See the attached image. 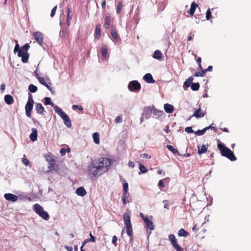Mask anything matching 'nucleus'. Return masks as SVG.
<instances>
[{
  "label": "nucleus",
  "instance_id": "obj_1",
  "mask_svg": "<svg viewBox=\"0 0 251 251\" xmlns=\"http://www.w3.org/2000/svg\"><path fill=\"white\" fill-rule=\"evenodd\" d=\"M112 162V160L108 158H100L92 161L88 166L87 171L93 176L99 177L108 170Z\"/></svg>",
  "mask_w": 251,
  "mask_h": 251
},
{
  "label": "nucleus",
  "instance_id": "obj_2",
  "mask_svg": "<svg viewBox=\"0 0 251 251\" xmlns=\"http://www.w3.org/2000/svg\"><path fill=\"white\" fill-rule=\"evenodd\" d=\"M218 148L222 156L226 157L232 161H235L237 159L233 152L229 148L226 147L223 144L218 143Z\"/></svg>",
  "mask_w": 251,
  "mask_h": 251
},
{
  "label": "nucleus",
  "instance_id": "obj_3",
  "mask_svg": "<svg viewBox=\"0 0 251 251\" xmlns=\"http://www.w3.org/2000/svg\"><path fill=\"white\" fill-rule=\"evenodd\" d=\"M123 219L125 224L126 226L127 234L130 237V239L132 240L133 230L130 222V216L129 213H125L123 215Z\"/></svg>",
  "mask_w": 251,
  "mask_h": 251
},
{
  "label": "nucleus",
  "instance_id": "obj_4",
  "mask_svg": "<svg viewBox=\"0 0 251 251\" xmlns=\"http://www.w3.org/2000/svg\"><path fill=\"white\" fill-rule=\"evenodd\" d=\"M34 210L41 217L45 220H48L50 218L48 213L44 210L43 207L39 204H35L33 206Z\"/></svg>",
  "mask_w": 251,
  "mask_h": 251
},
{
  "label": "nucleus",
  "instance_id": "obj_5",
  "mask_svg": "<svg viewBox=\"0 0 251 251\" xmlns=\"http://www.w3.org/2000/svg\"><path fill=\"white\" fill-rule=\"evenodd\" d=\"M152 112V106H146L143 108L142 116L140 118L142 123L144 119H148L151 117Z\"/></svg>",
  "mask_w": 251,
  "mask_h": 251
},
{
  "label": "nucleus",
  "instance_id": "obj_6",
  "mask_svg": "<svg viewBox=\"0 0 251 251\" xmlns=\"http://www.w3.org/2000/svg\"><path fill=\"white\" fill-rule=\"evenodd\" d=\"M128 89L132 92H138L141 88L140 83L137 80L130 81L128 85Z\"/></svg>",
  "mask_w": 251,
  "mask_h": 251
},
{
  "label": "nucleus",
  "instance_id": "obj_7",
  "mask_svg": "<svg viewBox=\"0 0 251 251\" xmlns=\"http://www.w3.org/2000/svg\"><path fill=\"white\" fill-rule=\"evenodd\" d=\"M33 36L36 41L40 44L42 45L43 43V35L40 32H35L33 33Z\"/></svg>",
  "mask_w": 251,
  "mask_h": 251
},
{
  "label": "nucleus",
  "instance_id": "obj_8",
  "mask_svg": "<svg viewBox=\"0 0 251 251\" xmlns=\"http://www.w3.org/2000/svg\"><path fill=\"white\" fill-rule=\"evenodd\" d=\"M46 160L49 162V166L48 167V168L49 169L50 171H51L53 169L54 165L55 160L54 159L52 158V156L50 154H48L46 156Z\"/></svg>",
  "mask_w": 251,
  "mask_h": 251
},
{
  "label": "nucleus",
  "instance_id": "obj_9",
  "mask_svg": "<svg viewBox=\"0 0 251 251\" xmlns=\"http://www.w3.org/2000/svg\"><path fill=\"white\" fill-rule=\"evenodd\" d=\"M33 103H30V102H27L26 103L25 106V114L28 117H30L31 115V111L33 109Z\"/></svg>",
  "mask_w": 251,
  "mask_h": 251
},
{
  "label": "nucleus",
  "instance_id": "obj_10",
  "mask_svg": "<svg viewBox=\"0 0 251 251\" xmlns=\"http://www.w3.org/2000/svg\"><path fill=\"white\" fill-rule=\"evenodd\" d=\"M4 197L6 200L12 202L16 201L18 200V197L11 193L5 194Z\"/></svg>",
  "mask_w": 251,
  "mask_h": 251
},
{
  "label": "nucleus",
  "instance_id": "obj_11",
  "mask_svg": "<svg viewBox=\"0 0 251 251\" xmlns=\"http://www.w3.org/2000/svg\"><path fill=\"white\" fill-rule=\"evenodd\" d=\"M143 79L146 82L149 83H154L155 82L152 75L150 73L146 74L143 76Z\"/></svg>",
  "mask_w": 251,
  "mask_h": 251
},
{
  "label": "nucleus",
  "instance_id": "obj_12",
  "mask_svg": "<svg viewBox=\"0 0 251 251\" xmlns=\"http://www.w3.org/2000/svg\"><path fill=\"white\" fill-rule=\"evenodd\" d=\"M54 109L55 112L59 115L62 119L67 116V115L62 110L61 108L58 107L57 105L54 106Z\"/></svg>",
  "mask_w": 251,
  "mask_h": 251
},
{
  "label": "nucleus",
  "instance_id": "obj_13",
  "mask_svg": "<svg viewBox=\"0 0 251 251\" xmlns=\"http://www.w3.org/2000/svg\"><path fill=\"white\" fill-rule=\"evenodd\" d=\"M111 21V16L109 13H107L105 15V22L103 25L104 28L105 29H108L110 27Z\"/></svg>",
  "mask_w": 251,
  "mask_h": 251
},
{
  "label": "nucleus",
  "instance_id": "obj_14",
  "mask_svg": "<svg viewBox=\"0 0 251 251\" xmlns=\"http://www.w3.org/2000/svg\"><path fill=\"white\" fill-rule=\"evenodd\" d=\"M100 31H101V25L100 24H97L96 26L95 30V37L99 39L100 37Z\"/></svg>",
  "mask_w": 251,
  "mask_h": 251
},
{
  "label": "nucleus",
  "instance_id": "obj_15",
  "mask_svg": "<svg viewBox=\"0 0 251 251\" xmlns=\"http://www.w3.org/2000/svg\"><path fill=\"white\" fill-rule=\"evenodd\" d=\"M144 222L146 224V227L150 229L151 230L154 229V225L153 223L148 218H146L144 219Z\"/></svg>",
  "mask_w": 251,
  "mask_h": 251
},
{
  "label": "nucleus",
  "instance_id": "obj_16",
  "mask_svg": "<svg viewBox=\"0 0 251 251\" xmlns=\"http://www.w3.org/2000/svg\"><path fill=\"white\" fill-rule=\"evenodd\" d=\"M164 110L168 113H172L174 110V107L173 105L166 103L164 104Z\"/></svg>",
  "mask_w": 251,
  "mask_h": 251
},
{
  "label": "nucleus",
  "instance_id": "obj_17",
  "mask_svg": "<svg viewBox=\"0 0 251 251\" xmlns=\"http://www.w3.org/2000/svg\"><path fill=\"white\" fill-rule=\"evenodd\" d=\"M30 140L34 142L37 140V130L36 128H33L32 129V133L29 136Z\"/></svg>",
  "mask_w": 251,
  "mask_h": 251
},
{
  "label": "nucleus",
  "instance_id": "obj_18",
  "mask_svg": "<svg viewBox=\"0 0 251 251\" xmlns=\"http://www.w3.org/2000/svg\"><path fill=\"white\" fill-rule=\"evenodd\" d=\"M205 113L201 111V108H199L195 111L192 116L195 117L197 118H200L203 117Z\"/></svg>",
  "mask_w": 251,
  "mask_h": 251
},
{
  "label": "nucleus",
  "instance_id": "obj_19",
  "mask_svg": "<svg viewBox=\"0 0 251 251\" xmlns=\"http://www.w3.org/2000/svg\"><path fill=\"white\" fill-rule=\"evenodd\" d=\"M67 9H68V13H67V23L68 25H69L70 22L71 21V20L72 19L73 13L71 10V6H68L67 7Z\"/></svg>",
  "mask_w": 251,
  "mask_h": 251
},
{
  "label": "nucleus",
  "instance_id": "obj_20",
  "mask_svg": "<svg viewBox=\"0 0 251 251\" xmlns=\"http://www.w3.org/2000/svg\"><path fill=\"white\" fill-rule=\"evenodd\" d=\"M108 49L106 45H103L100 49V52L103 59H105L107 57Z\"/></svg>",
  "mask_w": 251,
  "mask_h": 251
},
{
  "label": "nucleus",
  "instance_id": "obj_21",
  "mask_svg": "<svg viewBox=\"0 0 251 251\" xmlns=\"http://www.w3.org/2000/svg\"><path fill=\"white\" fill-rule=\"evenodd\" d=\"M35 109L37 113L39 114H43L44 111V108L42 105L40 103H36L35 105Z\"/></svg>",
  "mask_w": 251,
  "mask_h": 251
},
{
  "label": "nucleus",
  "instance_id": "obj_22",
  "mask_svg": "<svg viewBox=\"0 0 251 251\" xmlns=\"http://www.w3.org/2000/svg\"><path fill=\"white\" fill-rule=\"evenodd\" d=\"M76 193L78 196L83 197L86 194V191L83 187H80L76 189Z\"/></svg>",
  "mask_w": 251,
  "mask_h": 251
},
{
  "label": "nucleus",
  "instance_id": "obj_23",
  "mask_svg": "<svg viewBox=\"0 0 251 251\" xmlns=\"http://www.w3.org/2000/svg\"><path fill=\"white\" fill-rule=\"evenodd\" d=\"M5 102L8 105L12 104L14 102L13 97L10 95H6L4 96Z\"/></svg>",
  "mask_w": 251,
  "mask_h": 251
},
{
  "label": "nucleus",
  "instance_id": "obj_24",
  "mask_svg": "<svg viewBox=\"0 0 251 251\" xmlns=\"http://www.w3.org/2000/svg\"><path fill=\"white\" fill-rule=\"evenodd\" d=\"M198 6L195 2H193L191 4V7L189 11V14L191 16H193L196 10V8Z\"/></svg>",
  "mask_w": 251,
  "mask_h": 251
},
{
  "label": "nucleus",
  "instance_id": "obj_25",
  "mask_svg": "<svg viewBox=\"0 0 251 251\" xmlns=\"http://www.w3.org/2000/svg\"><path fill=\"white\" fill-rule=\"evenodd\" d=\"M193 80V77L192 76H190L188 79L184 82L183 87L184 88H188L190 86V85L192 84V81Z\"/></svg>",
  "mask_w": 251,
  "mask_h": 251
},
{
  "label": "nucleus",
  "instance_id": "obj_26",
  "mask_svg": "<svg viewBox=\"0 0 251 251\" xmlns=\"http://www.w3.org/2000/svg\"><path fill=\"white\" fill-rule=\"evenodd\" d=\"M169 240L171 243L173 247L178 244L175 236L173 234L169 235Z\"/></svg>",
  "mask_w": 251,
  "mask_h": 251
},
{
  "label": "nucleus",
  "instance_id": "obj_27",
  "mask_svg": "<svg viewBox=\"0 0 251 251\" xmlns=\"http://www.w3.org/2000/svg\"><path fill=\"white\" fill-rule=\"evenodd\" d=\"M63 120L64 123L65 125L68 127H70L72 126V123L69 117V116L67 115L66 117H65L64 118L62 119Z\"/></svg>",
  "mask_w": 251,
  "mask_h": 251
},
{
  "label": "nucleus",
  "instance_id": "obj_28",
  "mask_svg": "<svg viewBox=\"0 0 251 251\" xmlns=\"http://www.w3.org/2000/svg\"><path fill=\"white\" fill-rule=\"evenodd\" d=\"M167 148L171 151L174 154H177L178 155H181V154L176 149H175L172 146L170 145H167L166 146Z\"/></svg>",
  "mask_w": 251,
  "mask_h": 251
},
{
  "label": "nucleus",
  "instance_id": "obj_29",
  "mask_svg": "<svg viewBox=\"0 0 251 251\" xmlns=\"http://www.w3.org/2000/svg\"><path fill=\"white\" fill-rule=\"evenodd\" d=\"M178 235L179 236L186 237L188 236L189 233L184 229L181 228L178 230Z\"/></svg>",
  "mask_w": 251,
  "mask_h": 251
},
{
  "label": "nucleus",
  "instance_id": "obj_30",
  "mask_svg": "<svg viewBox=\"0 0 251 251\" xmlns=\"http://www.w3.org/2000/svg\"><path fill=\"white\" fill-rule=\"evenodd\" d=\"M162 53L159 50H156L153 54V57L156 59H160L161 58Z\"/></svg>",
  "mask_w": 251,
  "mask_h": 251
},
{
  "label": "nucleus",
  "instance_id": "obj_31",
  "mask_svg": "<svg viewBox=\"0 0 251 251\" xmlns=\"http://www.w3.org/2000/svg\"><path fill=\"white\" fill-rule=\"evenodd\" d=\"M99 137H100V134L98 132H95L93 134V138L94 142L97 144H99L100 143V141Z\"/></svg>",
  "mask_w": 251,
  "mask_h": 251
},
{
  "label": "nucleus",
  "instance_id": "obj_32",
  "mask_svg": "<svg viewBox=\"0 0 251 251\" xmlns=\"http://www.w3.org/2000/svg\"><path fill=\"white\" fill-rule=\"evenodd\" d=\"M123 7V1H120L117 5V8H116V13L117 14H119L122 9Z\"/></svg>",
  "mask_w": 251,
  "mask_h": 251
},
{
  "label": "nucleus",
  "instance_id": "obj_33",
  "mask_svg": "<svg viewBox=\"0 0 251 251\" xmlns=\"http://www.w3.org/2000/svg\"><path fill=\"white\" fill-rule=\"evenodd\" d=\"M206 151L207 148L204 145H202L201 148H198V153L199 154L205 152Z\"/></svg>",
  "mask_w": 251,
  "mask_h": 251
},
{
  "label": "nucleus",
  "instance_id": "obj_34",
  "mask_svg": "<svg viewBox=\"0 0 251 251\" xmlns=\"http://www.w3.org/2000/svg\"><path fill=\"white\" fill-rule=\"evenodd\" d=\"M28 89L31 93H35L37 91V87L33 84H30L28 86Z\"/></svg>",
  "mask_w": 251,
  "mask_h": 251
},
{
  "label": "nucleus",
  "instance_id": "obj_35",
  "mask_svg": "<svg viewBox=\"0 0 251 251\" xmlns=\"http://www.w3.org/2000/svg\"><path fill=\"white\" fill-rule=\"evenodd\" d=\"M191 88L192 90L193 91H197L200 88V84L199 83H192V85H191Z\"/></svg>",
  "mask_w": 251,
  "mask_h": 251
},
{
  "label": "nucleus",
  "instance_id": "obj_36",
  "mask_svg": "<svg viewBox=\"0 0 251 251\" xmlns=\"http://www.w3.org/2000/svg\"><path fill=\"white\" fill-rule=\"evenodd\" d=\"M30 46L28 43L25 44L24 46L21 47L20 50L24 51L25 52L28 53L27 51L29 50Z\"/></svg>",
  "mask_w": 251,
  "mask_h": 251
},
{
  "label": "nucleus",
  "instance_id": "obj_37",
  "mask_svg": "<svg viewBox=\"0 0 251 251\" xmlns=\"http://www.w3.org/2000/svg\"><path fill=\"white\" fill-rule=\"evenodd\" d=\"M139 170L141 173H146L148 171V169L143 164H139Z\"/></svg>",
  "mask_w": 251,
  "mask_h": 251
},
{
  "label": "nucleus",
  "instance_id": "obj_38",
  "mask_svg": "<svg viewBox=\"0 0 251 251\" xmlns=\"http://www.w3.org/2000/svg\"><path fill=\"white\" fill-rule=\"evenodd\" d=\"M206 131L205 127L201 130H198L197 131H195L194 133L196 135L201 136L203 135L205 131Z\"/></svg>",
  "mask_w": 251,
  "mask_h": 251
},
{
  "label": "nucleus",
  "instance_id": "obj_39",
  "mask_svg": "<svg viewBox=\"0 0 251 251\" xmlns=\"http://www.w3.org/2000/svg\"><path fill=\"white\" fill-rule=\"evenodd\" d=\"M29 57V54L28 53L27 54H25V55H23L21 56L22 57V61L24 63H26L28 62V60Z\"/></svg>",
  "mask_w": 251,
  "mask_h": 251
},
{
  "label": "nucleus",
  "instance_id": "obj_40",
  "mask_svg": "<svg viewBox=\"0 0 251 251\" xmlns=\"http://www.w3.org/2000/svg\"><path fill=\"white\" fill-rule=\"evenodd\" d=\"M111 34L112 37L115 39L116 40L118 38V34L117 33V31L116 29L114 28V29H111Z\"/></svg>",
  "mask_w": 251,
  "mask_h": 251
},
{
  "label": "nucleus",
  "instance_id": "obj_41",
  "mask_svg": "<svg viewBox=\"0 0 251 251\" xmlns=\"http://www.w3.org/2000/svg\"><path fill=\"white\" fill-rule=\"evenodd\" d=\"M152 113H153L154 115H159V113H163V111L159 110L155 108V107L153 105H152Z\"/></svg>",
  "mask_w": 251,
  "mask_h": 251
},
{
  "label": "nucleus",
  "instance_id": "obj_42",
  "mask_svg": "<svg viewBox=\"0 0 251 251\" xmlns=\"http://www.w3.org/2000/svg\"><path fill=\"white\" fill-rule=\"evenodd\" d=\"M45 105H53V103L51 102V99L49 97H45Z\"/></svg>",
  "mask_w": 251,
  "mask_h": 251
},
{
  "label": "nucleus",
  "instance_id": "obj_43",
  "mask_svg": "<svg viewBox=\"0 0 251 251\" xmlns=\"http://www.w3.org/2000/svg\"><path fill=\"white\" fill-rule=\"evenodd\" d=\"M128 187V184L126 182L124 184V185H123L124 193L123 194H127Z\"/></svg>",
  "mask_w": 251,
  "mask_h": 251
},
{
  "label": "nucleus",
  "instance_id": "obj_44",
  "mask_svg": "<svg viewBox=\"0 0 251 251\" xmlns=\"http://www.w3.org/2000/svg\"><path fill=\"white\" fill-rule=\"evenodd\" d=\"M211 17H212L211 12L210 11V10L209 9H208L206 11V18L207 20H209L211 19Z\"/></svg>",
  "mask_w": 251,
  "mask_h": 251
},
{
  "label": "nucleus",
  "instance_id": "obj_45",
  "mask_svg": "<svg viewBox=\"0 0 251 251\" xmlns=\"http://www.w3.org/2000/svg\"><path fill=\"white\" fill-rule=\"evenodd\" d=\"M185 131L188 133H192L195 132L194 130L192 129V127L191 126H188L185 128Z\"/></svg>",
  "mask_w": 251,
  "mask_h": 251
},
{
  "label": "nucleus",
  "instance_id": "obj_46",
  "mask_svg": "<svg viewBox=\"0 0 251 251\" xmlns=\"http://www.w3.org/2000/svg\"><path fill=\"white\" fill-rule=\"evenodd\" d=\"M72 108L74 110H76L77 109H78V110L80 111H82L83 109V108L82 106H79L77 105H75V104L73 105Z\"/></svg>",
  "mask_w": 251,
  "mask_h": 251
},
{
  "label": "nucleus",
  "instance_id": "obj_47",
  "mask_svg": "<svg viewBox=\"0 0 251 251\" xmlns=\"http://www.w3.org/2000/svg\"><path fill=\"white\" fill-rule=\"evenodd\" d=\"M205 129H206V130L209 129H211L212 130H213L215 132H217V129L215 127L213 126H212V124L206 127Z\"/></svg>",
  "mask_w": 251,
  "mask_h": 251
},
{
  "label": "nucleus",
  "instance_id": "obj_48",
  "mask_svg": "<svg viewBox=\"0 0 251 251\" xmlns=\"http://www.w3.org/2000/svg\"><path fill=\"white\" fill-rule=\"evenodd\" d=\"M173 247L176 251H184L183 249L178 244L174 246Z\"/></svg>",
  "mask_w": 251,
  "mask_h": 251
},
{
  "label": "nucleus",
  "instance_id": "obj_49",
  "mask_svg": "<svg viewBox=\"0 0 251 251\" xmlns=\"http://www.w3.org/2000/svg\"><path fill=\"white\" fill-rule=\"evenodd\" d=\"M122 121H123V119H122V116H117L116 118V119H115V123H118V124L122 123Z\"/></svg>",
  "mask_w": 251,
  "mask_h": 251
},
{
  "label": "nucleus",
  "instance_id": "obj_50",
  "mask_svg": "<svg viewBox=\"0 0 251 251\" xmlns=\"http://www.w3.org/2000/svg\"><path fill=\"white\" fill-rule=\"evenodd\" d=\"M56 9H57V6L56 5L51 10V13H50L51 17H53L54 16L56 11Z\"/></svg>",
  "mask_w": 251,
  "mask_h": 251
},
{
  "label": "nucleus",
  "instance_id": "obj_51",
  "mask_svg": "<svg viewBox=\"0 0 251 251\" xmlns=\"http://www.w3.org/2000/svg\"><path fill=\"white\" fill-rule=\"evenodd\" d=\"M163 202L164 204V208L169 209V201L168 200H164L163 201Z\"/></svg>",
  "mask_w": 251,
  "mask_h": 251
},
{
  "label": "nucleus",
  "instance_id": "obj_52",
  "mask_svg": "<svg viewBox=\"0 0 251 251\" xmlns=\"http://www.w3.org/2000/svg\"><path fill=\"white\" fill-rule=\"evenodd\" d=\"M126 197H127V194H123L122 196V201L123 202L124 205L126 204Z\"/></svg>",
  "mask_w": 251,
  "mask_h": 251
},
{
  "label": "nucleus",
  "instance_id": "obj_53",
  "mask_svg": "<svg viewBox=\"0 0 251 251\" xmlns=\"http://www.w3.org/2000/svg\"><path fill=\"white\" fill-rule=\"evenodd\" d=\"M117 237L116 235H114L113 236V238H112V243L114 244V245L115 246H117Z\"/></svg>",
  "mask_w": 251,
  "mask_h": 251
},
{
  "label": "nucleus",
  "instance_id": "obj_54",
  "mask_svg": "<svg viewBox=\"0 0 251 251\" xmlns=\"http://www.w3.org/2000/svg\"><path fill=\"white\" fill-rule=\"evenodd\" d=\"M27 102L34 103V100H33V99L32 98V96L31 94H29L28 99V101Z\"/></svg>",
  "mask_w": 251,
  "mask_h": 251
},
{
  "label": "nucleus",
  "instance_id": "obj_55",
  "mask_svg": "<svg viewBox=\"0 0 251 251\" xmlns=\"http://www.w3.org/2000/svg\"><path fill=\"white\" fill-rule=\"evenodd\" d=\"M50 85H51V83H50V82H49V83L48 84V85L46 86V87H47V89H48V90H49L51 92V93L52 94H54V92L53 91H52V88H51V87L50 86Z\"/></svg>",
  "mask_w": 251,
  "mask_h": 251
},
{
  "label": "nucleus",
  "instance_id": "obj_56",
  "mask_svg": "<svg viewBox=\"0 0 251 251\" xmlns=\"http://www.w3.org/2000/svg\"><path fill=\"white\" fill-rule=\"evenodd\" d=\"M90 238L89 239V242L90 241H92L93 242H95L96 241V237H94L92 234L90 232Z\"/></svg>",
  "mask_w": 251,
  "mask_h": 251
},
{
  "label": "nucleus",
  "instance_id": "obj_57",
  "mask_svg": "<svg viewBox=\"0 0 251 251\" xmlns=\"http://www.w3.org/2000/svg\"><path fill=\"white\" fill-rule=\"evenodd\" d=\"M22 162L23 163L25 164V165H28L29 163V161L28 160V159L26 158H23V160H22Z\"/></svg>",
  "mask_w": 251,
  "mask_h": 251
},
{
  "label": "nucleus",
  "instance_id": "obj_58",
  "mask_svg": "<svg viewBox=\"0 0 251 251\" xmlns=\"http://www.w3.org/2000/svg\"><path fill=\"white\" fill-rule=\"evenodd\" d=\"M19 50H20V49L19 48V45L18 43H17L15 45V48L14 50V52H18Z\"/></svg>",
  "mask_w": 251,
  "mask_h": 251
},
{
  "label": "nucleus",
  "instance_id": "obj_59",
  "mask_svg": "<svg viewBox=\"0 0 251 251\" xmlns=\"http://www.w3.org/2000/svg\"><path fill=\"white\" fill-rule=\"evenodd\" d=\"M27 53L23 51L22 50H19V52H18V56L19 57H21L23 55H25V54H27Z\"/></svg>",
  "mask_w": 251,
  "mask_h": 251
},
{
  "label": "nucleus",
  "instance_id": "obj_60",
  "mask_svg": "<svg viewBox=\"0 0 251 251\" xmlns=\"http://www.w3.org/2000/svg\"><path fill=\"white\" fill-rule=\"evenodd\" d=\"M66 151L64 148H62L60 150V153L61 154V155L62 156H64L66 153Z\"/></svg>",
  "mask_w": 251,
  "mask_h": 251
},
{
  "label": "nucleus",
  "instance_id": "obj_61",
  "mask_svg": "<svg viewBox=\"0 0 251 251\" xmlns=\"http://www.w3.org/2000/svg\"><path fill=\"white\" fill-rule=\"evenodd\" d=\"M158 186L160 187H165V185H164V182L163 181V180H160L159 181Z\"/></svg>",
  "mask_w": 251,
  "mask_h": 251
},
{
  "label": "nucleus",
  "instance_id": "obj_62",
  "mask_svg": "<svg viewBox=\"0 0 251 251\" xmlns=\"http://www.w3.org/2000/svg\"><path fill=\"white\" fill-rule=\"evenodd\" d=\"M38 80L40 82V83L42 84H43V83H45V82H46L45 81V79L44 77H39L38 78Z\"/></svg>",
  "mask_w": 251,
  "mask_h": 251
},
{
  "label": "nucleus",
  "instance_id": "obj_63",
  "mask_svg": "<svg viewBox=\"0 0 251 251\" xmlns=\"http://www.w3.org/2000/svg\"><path fill=\"white\" fill-rule=\"evenodd\" d=\"M128 165L129 167L133 168L134 167V163L132 161H129Z\"/></svg>",
  "mask_w": 251,
  "mask_h": 251
},
{
  "label": "nucleus",
  "instance_id": "obj_64",
  "mask_svg": "<svg viewBox=\"0 0 251 251\" xmlns=\"http://www.w3.org/2000/svg\"><path fill=\"white\" fill-rule=\"evenodd\" d=\"M65 249L68 251H73V248L68 246H65Z\"/></svg>",
  "mask_w": 251,
  "mask_h": 251
}]
</instances>
